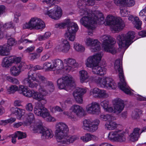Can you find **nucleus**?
I'll use <instances>...</instances> for the list:
<instances>
[{
	"instance_id": "obj_1",
	"label": "nucleus",
	"mask_w": 146,
	"mask_h": 146,
	"mask_svg": "<svg viewBox=\"0 0 146 146\" xmlns=\"http://www.w3.org/2000/svg\"><path fill=\"white\" fill-rule=\"evenodd\" d=\"M90 12V11L89 12L88 11L87 15H82V16H86L82 17L80 21L81 24L88 29H94L97 23L100 25L104 23L106 25H110L111 30L115 31H121L125 26L124 22L120 17H116L111 15H108L104 22V16L99 11H96L92 14Z\"/></svg>"
},
{
	"instance_id": "obj_2",
	"label": "nucleus",
	"mask_w": 146,
	"mask_h": 146,
	"mask_svg": "<svg viewBox=\"0 0 146 146\" xmlns=\"http://www.w3.org/2000/svg\"><path fill=\"white\" fill-rule=\"evenodd\" d=\"M69 131L68 127L65 123L60 122L57 123L56 125L55 133L58 142L69 145L79 139L77 135H67Z\"/></svg>"
},
{
	"instance_id": "obj_3",
	"label": "nucleus",
	"mask_w": 146,
	"mask_h": 146,
	"mask_svg": "<svg viewBox=\"0 0 146 146\" xmlns=\"http://www.w3.org/2000/svg\"><path fill=\"white\" fill-rule=\"evenodd\" d=\"M114 68L116 71L119 72V75L121 82L118 83V87L126 94L131 95V92L125 82L123 74L122 62H120L119 59H118L115 61Z\"/></svg>"
},
{
	"instance_id": "obj_4",
	"label": "nucleus",
	"mask_w": 146,
	"mask_h": 146,
	"mask_svg": "<svg viewBox=\"0 0 146 146\" xmlns=\"http://www.w3.org/2000/svg\"><path fill=\"white\" fill-rule=\"evenodd\" d=\"M135 33L133 31H129L126 34L118 35L117 39L119 47L125 50L133 42L132 41L135 37Z\"/></svg>"
},
{
	"instance_id": "obj_5",
	"label": "nucleus",
	"mask_w": 146,
	"mask_h": 146,
	"mask_svg": "<svg viewBox=\"0 0 146 146\" xmlns=\"http://www.w3.org/2000/svg\"><path fill=\"white\" fill-rule=\"evenodd\" d=\"M100 40L103 42L102 47L105 51L112 54L116 53V49L114 47V44L116 42L114 38L109 35H106L101 37Z\"/></svg>"
},
{
	"instance_id": "obj_6",
	"label": "nucleus",
	"mask_w": 146,
	"mask_h": 146,
	"mask_svg": "<svg viewBox=\"0 0 146 146\" xmlns=\"http://www.w3.org/2000/svg\"><path fill=\"white\" fill-rule=\"evenodd\" d=\"M30 129L35 132H37L38 130H40V133H42L41 138L42 139H50L54 135L51 130L46 129L44 128L42 122L40 120L37 121L34 125H31L30 127Z\"/></svg>"
},
{
	"instance_id": "obj_7",
	"label": "nucleus",
	"mask_w": 146,
	"mask_h": 146,
	"mask_svg": "<svg viewBox=\"0 0 146 146\" xmlns=\"http://www.w3.org/2000/svg\"><path fill=\"white\" fill-rule=\"evenodd\" d=\"M45 27L44 23L40 19L34 17L32 18L28 23H26L23 26V29H39Z\"/></svg>"
},
{
	"instance_id": "obj_8",
	"label": "nucleus",
	"mask_w": 146,
	"mask_h": 146,
	"mask_svg": "<svg viewBox=\"0 0 146 146\" xmlns=\"http://www.w3.org/2000/svg\"><path fill=\"white\" fill-rule=\"evenodd\" d=\"M27 77L23 80L24 84L27 87L31 88H36L38 86V80L36 77L35 72L32 70H30L27 74Z\"/></svg>"
},
{
	"instance_id": "obj_9",
	"label": "nucleus",
	"mask_w": 146,
	"mask_h": 146,
	"mask_svg": "<svg viewBox=\"0 0 146 146\" xmlns=\"http://www.w3.org/2000/svg\"><path fill=\"white\" fill-rule=\"evenodd\" d=\"M57 83L60 89L66 90L73 86L74 81L71 76H68L59 78L57 81Z\"/></svg>"
},
{
	"instance_id": "obj_10",
	"label": "nucleus",
	"mask_w": 146,
	"mask_h": 146,
	"mask_svg": "<svg viewBox=\"0 0 146 146\" xmlns=\"http://www.w3.org/2000/svg\"><path fill=\"white\" fill-rule=\"evenodd\" d=\"M124 134V131L122 130L111 131L108 133V138L111 141L121 142L126 140Z\"/></svg>"
},
{
	"instance_id": "obj_11",
	"label": "nucleus",
	"mask_w": 146,
	"mask_h": 146,
	"mask_svg": "<svg viewBox=\"0 0 146 146\" xmlns=\"http://www.w3.org/2000/svg\"><path fill=\"white\" fill-rule=\"evenodd\" d=\"M100 123V121L98 119H96L93 121L84 120L83 122L82 128L88 132H94L98 129Z\"/></svg>"
},
{
	"instance_id": "obj_12",
	"label": "nucleus",
	"mask_w": 146,
	"mask_h": 146,
	"mask_svg": "<svg viewBox=\"0 0 146 146\" xmlns=\"http://www.w3.org/2000/svg\"><path fill=\"white\" fill-rule=\"evenodd\" d=\"M34 111L36 115L43 118L46 117L49 115V111L40 102H36L35 103Z\"/></svg>"
},
{
	"instance_id": "obj_13",
	"label": "nucleus",
	"mask_w": 146,
	"mask_h": 146,
	"mask_svg": "<svg viewBox=\"0 0 146 146\" xmlns=\"http://www.w3.org/2000/svg\"><path fill=\"white\" fill-rule=\"evenodd\" d=\"M95 0H79L77 3L78 8L80 9V15H87L90 11L86 9V5L93 6L95 4Z\"/></svg>"
},
{
	"instance_id": "obj_14",
	"label": "nucleus",
	"mask_w": 146,
	"mask_h": 146,
	"mask_svg": "<svg viewBox=\"0 0 146 146\" xmlns=\"http://www.w3.org/2000/svg\"><path fill=\"white\" fill-rule=\"evenodd\" d=\"M96 82L97 84H102L104 87L109 89H114L117 87V84L113 80L109 77L102 78L98 77L96 79Z\"/></svg>"
},
{
	"instance_id": "obj_15",
	"label": "nucleus",
	"mask_w": 146,
	"mask_h": 146,
	"mask_svg": "<svg viewBox=\"0 0 146 146\" xmlns=\"http://www.w3.org/2000/svg\"><path fill=\"white\" fill-rule=\"evenodd\" d=\"M102 56V54L100 53L89 56L86 60L85 65L87 67L91 68L96 64H98Z\"/></svg>"
},
{
	"instance_id": "obj_16",
	"label": "nucleus",
	"mask_w": 146,
	"mask_h": 146,
	"mask_svg": "<svg viewBox=\"0 0 146 146\" xmlns=\"http://www.w3.org/2000/svg\"><path fill=\"white\" fill-rule=\"evenodd\" d=\"M86 44L88 46L92 47L90 48L91 51L95 52L100 49V43L97 39L86 38L85 40Z\"/></svg>"
},
{
	"instance_id": "obj_17",
	"label": "nucleus",
	"mask_w": 146,
	"mask_h": 146,
	"mask_svg": "<svg viewBox=\"0 0 146 146\" xmlns=\"http://www.w3.org/2000/svg\"><path fill=\"white\" fill-rule=\"evenodd\" d=\"M53 8L47 11L46 14L52 19L57 20L62 15V10L57 5H54Z\"/></svg>"
},
{
	"instance_id": "obj_18",
	"label": "nucleus",
	"mask_w": 146,
	"mask_h": 146,
	"mask_svg": "<svg viewBox=\"0 0 146 146\" xmlns=\"http://www.w3.org/2000/svg\"><path fill=\"white\" fill-rule=\"evenodd\" d=\"M86 90L81 88H77L74 91L73 95L76 101L81 104L83 102L82 96L86 92Z\"/></svg>"
},
{
	"instance_id": "obj_19",
	"label": "nucleus",
	"mask_w": 146,
	"mask_h": 146,
	"mask_svg": "<svg viewBox=\"0 0 146 146\" xmlns=\"http://www.w3.org/2000/svg\"><path fill=\"white\" fill-rule=\"evenodd\" d=\"M113 103L114 113L119 114L123 110L124 107L123 101L120 99H116L113 101Z\"/></svg>"
},
{
	"instance_id": "obj_20",
	"label": "nucleus",
	"mask_w": 146,
	"mask_h": 146,
	"mask_svg": "<svg viewBox=\"0 0 146 146\" xmlns=\"http://www.w3.org/2000/svg\"><path fill=\"white\" fill-rule=\"evenodd\" d=\"M70 110L75 114L74 116L77 117V121L78 120V117H81L84 116V110L83 108L79 105H74L71 107Z\"/></svg>"
},
{
	"instance_id": "obj_21",
	"label": "nucleus",
	"mask_w": 146,
	"mask_h": 146,
	"mask_svg": "<svg viewBox=\"0 0 146 146\" xmlns=\"http://www.w3.org/2000/svg\"><path fill=\"white\" fill-rule=\"evenodd\" d=\"M57 48L60 51L65 53H67L70 48L69 42L67 40L64 39L58 46Z\"/></svg>"
},
{
	"instance_id": "obj_22",
	"label": "nucleus",
	"mask_w": 146,
	"mask_h": 146,
	"mask_svg": "<svg viewBox=\"0 0 146 146\" xmlns=\"http://www.w3.org/2000/svg\"><path fill=\"white\" fill-rule=\"evenodd\" d=\"M86 110L89 113L95 114L100 111L99 105L96 102H93L86 107Z\"/></svg>"
},
{
	"instance_id": "obj_23",
	"label": "nucleus",
	"mask_w": 146,
	"mask_h": 146,
	"mask_svg": "<svg viewBox=\"0 0 146 146\" xmlns=\"http://www.w3.org/2000/svg\"><path fill=\"white\" fill-rule=\"evenodd\" d=\"M115 3L117 6H122L130 7L133 6L135 2L134 0H114Z\"/></svg>"
},
{
	"instance_id": "obj_24",
	"label": "nucleus",
	"mask_w": 146,
	"mask_h": 146,
	"mask_svg": "<svg viewBox=\"0 0 146 146\" xmlns=\"http://www.w3.org/2000/svg\"><path fill=\"white\" fill-rule=\"evenodd\" d=\"M64 63L68 66L67 68H65L66 70L68 71H70L72 67L75 68L78 65V63L76 60L71 58H69L64 59Z\"/></svg>"
},
{
	"instance_id": "obj_25",
	"label": "nucleus",
	"mask_w": 146,
	"mask_h": 146,
	"mask_svg": "<svg viewBox=\"0 0 146 146\" xmlns=\"http://www.w3.org/2000/svg\"><path fill=\"white\" fill-rule=\"evenodd\" d=\"M92 70L93 73L95 74H100L101 76L104 75L106 73V69L96 64L92 67Z\"/></svg>"
},
{
	"instance_id": "obj_26",
	"label": "nucleus",
	"mask_w": 146,
	"mask_h": 146,
	"mask_svg": "<svg viewBox=\"0 0 146 146\" xmlns=\"http://www.w3.org/2000/svg\"><path fill=\"white\" fill-rule=\"evenodd\" d=\"M44 94H43L38 92H34L33 93V98L38 102L43 101L44 102V103H46L47 101L46 99V97Z\"/></svg>"
},
{
	"instance_id": "obj_27",
	"label": "nucleus",
	"mask_w": 146,
	"mask_h": 146,
	"mask_svg": "<svg viewBox=\"0 0 146 146\" xmlns=\"http://www.w3.org/2000/svg\"><path fill=\"white\" fill-rule=\"evenodd\" d=\"M80 139L84 143H87L91 140L97 141L98 140V138L97 137L88 133H86L84 135L81 136Z\"/></svg>"
},
{
	"instance_id": "obj_28",
	"label": "nucleus",
	"mask_w": 146,
	"mask_h": 146,
	"mask_svg": "<svg viewBox=\"0 0 146 146\" xmlns=\"http://www.w3.org/2000/svg\"><path fill=\"white\" fill-rule=\"evenodd\" d=\"M140 129L138 128H136L134 129L133 132L129 135L130 140L133 142L138 140L139 137V131Z\"/></svg>"
},
{
	"instance_id": "obj_29",
	"label": "nucleus",
	"mask_w": 146,
	"mask_h": 146,
	"mask_svg": "<svg viewBox=\"0 0 146 146\" xmlns=\"http://www.w3.org/2000/svg\"><path fill=\"white\" fill-rule=\"evenodd\" d=\"M11 47L7 44L0 46V55L1 56H7L8 55V53Z\"/></svg>"
},
{
	"instance_id": "obj_30",
	"label": "nucleus",
	"mask_w": 146,
	"mask_h": 146,
	"mask_svg": "<svg viewBox=\"0 0 146 146\" xmlns=\"http://www.w3.org/2000/svg\"><path fill=\"white\" fill-rule=\"evenodd\" d=\"M53 70L55 69H61L63 68V62L59 59L52 60Z\"/></svg>"
},
{
	"instance_id": "obj_31",
	"label": "nucleus",
	"mask_w": 146,
	"mask_h": 146,
	"mask_svg": "<svg viewBox=\"0 0 146 146\" xmlns=\"http://www.w3.org/2000/svg\"><path fill=\"white\" fill-rule=\"evenodd\" d=\"M79 78L81 83L84 82L89 77L88 73L86 71L82 70L79 72Z\"/></svg>"
},
{
	"instance_id": "obj_32",
	"label": "nucleus",
	"mask_w": 146,
	"mask_h": 146,
	"mask_svg": "<svg viewBox=\"0 0 146 146\" xmlns=\"http://www.w3.org/2000/svg\"><path fill=\"white\" fill-rule=\"evenodd\" d=\"M118 125L115 122L111 121L107 122L105 125V128L109 130H113L117 127Z\"/></svg>"
},
{
	"instance_id": "obj_33",
	"label": "nucleus",
	"mask_w": 146,
	"mask_h": 146,
	"mask_svg": "<svg viewBox=\"0 0 146 146\" xmlns=\"http://www.w3.org/2000/svg\"><path fill=\"white\" fill-rule=\"evenodd\" d=\"M67 30L69 32L75 33L78 30V27L77 24L74 23H70L67 28Z\"/></svg>"
},
{
	"instance_id": "obj_34",
	"label": "nucleus",
	"mask_w": 146,
	"mask_h": 146,
	"mask_svg": "<svg viewBox=\"0 0 146 146\" xmlns=\"http://www.w3.org/2000/svg\"><path fill=\"white\" fill-rule=\"evenodd\" d=\"M65 38L71 41H74L76 38L75 33L67 31L64 35Z\"/></svg>"
},
{
	"instance_id": "obj_35",
	"label": "nucleus",
	"mask_w": 146,
	"mask_h": 146,
	"mask_svg": "<svg viewBox=\"0 0 146 146\" xmlns=\"http://www.w3.org/2000/svg\"><path fill=\"white\" fill-rule=\"evenodd\" d=\"M21 72L20 68L18 67L13 66L10 69V73L13 76H18Z\"/></svg>"
},
{
	"instance_id": "obj_36",
	"label": "nucleus",
	"mask_w": 146,
	"mask_h": 146,
	"mask_svg": "<svg viewBox=\"0 0 146 146\" xmlns=\"http://www.w3.org/2000/svg\"><path fill=\"white\" fill-rule=\"evenodd\" d=\"M12 59L11 56L9 57H6L3 59L2 66L3 67H7L10 66L12 64Z\"/></svg>"
},
{
	"instance_id": "obj_37",
	"label": "nucleus",
	"mask_w": 146,
	"mask_h": 146,
	"mask_svg": "<svg viewBox=\"0 0 146 146\" xmlns=\"http://www.w3.org/2000/svg\"><path fill=\"white\" fill-rule=\"evenodd\" d=\"M100 118L103 120H108L109 122H110L115 119V118L111 114H109L106 115H102L100 116Z\"/></svg>"
},
{
	"instance_id": "obj_38",
	"label": "nucleus",
	"mask_w": 146,
	"mask_h": 146,
	"mask_svg": "<svg viewBox=\"0 0 146 146\" xmlns=\"http://www.w3.org/2000/svg\"><path fill=\"white\" fill-rule=\"evenodd\" d=\"M19 88L17 86L11 85L8 87H7V93L8 94H13Z\"/></svg>"
},
{
	"instance_id": "obj_39",
	"label": "nucleus",
	"mask_w": 146,
	"mask_h": 146,
	"mask_svg": "<svg viewBox=\"0 0 146 146\" xmlns=\"http://www.w3.org/2000/svg\"><path fill=\"white\" fill-rule=\"evenodd\" d=\"M36 77L37 79H39L42 82L43 84H45L49 81L47 80V78L44 76L41 75L39 73H35Z\"/></svg>"
},
{
	"instance_id": "obj_40",
	"label": "nucleus",
	"mask_w": 146,
	"mask_h": 146,
	"mask_svg": "<svg viewBox=\"0 0 146 146\" xmlns=\"http://www.w3.org/2000/svg\"><path fill=\"white\" fill-rule=\"evenodd\" d=\"M70 23V20L69 19H67L63 23H57L55 25V27L56 28H58L60 29H63L65 28L66 26L67 27Z\"/></svg>"
},
{
	"instance_id": "obj_41",
	"label": "nucleus",
	"mask_w": 146,
	"mask_h": 146,
	"mask_svg": "<svg viewBox=\"0 0 146 146\" xmlns=\"http://www.w3.org/2000/svg\"><path fill=\"white\" fill-rule=\"evenodd\" d=\"M74 48L76 51L80 52H83L85 50L84 46L78 43L74 44Z\"/></svg>"
},
{
	"instance_id": "obj_42",
	"label": "nucleus",
	"mask_w": 146,
	"mask_h": 146,
	"mask_svg": "<svg viewBox=\"0 0 146 146\" xmlns=\"http://www.w3.org/2000/svg\"><path fill=\"white\" fill-rule=\"evenodd\" d=\"M133 23L136 29L139 30L141 29V26L142 24V22L139 19L138 17H135V21H134Z\"/></svg>"
},
{
	"instance_id": "obj_43",
	"label": "nucleus",
	"mask_w": 146,
	"mask_h": 146,
	"mask_svg": "<svg viewBox=\"0 0 146 146\" xmlns=\"http://www.w3.org/2000/svg\"><path fill=\"white\" fill-rule=\"evenodd\" d=\"M45 87L48 92H51L54 90V87L53 83L50 81H49L45 84Z\"/></svg>"
},
{
	"instance_id": "obj_44",
	"label": "nucleus",
	"mask_w": 146,
	"mask_h": 146,
	"mask_svg": "<svg viewBox=\"0 0 146 146\" xmlns=\"http://www.w3.org/2000/svg\"><path fill=\"white\" fill-rule=\"evenodd\" d=\"M38 91L39 92L44 94L45 96L48 93V91L45 87V84H40L39 85Z\"/></svg>"
},
{
	"instance_id": "obj_45",
	"label": "nucleus",
	"mask_w": 146,
	"mask_h": 146,
	"mask_svg": "<svg viewBox=\"0 0 146 146\" xmlns=\"http://www.w3.org/2000/svg\"><path fill=\"white\" fill-rule=\"evenodd\" d=\"M26 118L27 121L30 123H32L35 120L34 115L31 112L29 113L26 115Z\"/></svg>"
},
{
	"instance_id": "obj_46",
	"label": "nucleus",
	"mask_w": 146,
	"mask_h": 146,
	"mask_svg": "<svg viewBox=\"0 0 146 146\" xmlns=\"http://www.w3.org/2000/svg\"><path fill=\"white\" fill-rule=\"evenodd\" d=\"M63 114L66 115L68 117L71 119L73 121H77V117L76 116H74L72 113H70L68 111H64L63 112Z\"/></svg>"
},
{
	"instance_id": "obj_47",
	"label": "nucleus",
	"mask_w": 146,
	"mask_h": 146,
	"mask_svg": "<svg viewBox=\"0 0 146 146\" xmlns=\"http://www.w3.org/2000/svg\"><path fill=\"white\" fill-rule=\"evenodd\" d=\"M6 79L9 82L12 84H19V81L16 78L12 77L10 76H7L6 77Z\"/></svg>"
},
{
	"instance_id": "obj_48",
	"label": "nucleus",
	"mask_w": 146,
	"mask_h": 146,
	"mask_svg": "<svg viewBox=\"0 0 146 146\" xmlns=\"http://www.w3.org/2000/svg\"><path fill=\"white\" fill-rule=\"evenodd\" d=\"M43 67L47 70H53V65L51 63L49 62H45L43 65Z\"/></svg>"
},
{
	"instance_id": "obj_49",
	"label": "nucleus",
	"mask_w": 146,
	"mask_h": 146,
	"mask_svg": "<svg viewBox=\"0 0 146 146\" xmlns=\"http://www.w3.org/2000/svg\"><path fill=\"white\" fill-rule=\"evenodd\" d=\"M51 35V33L49 32H46L43 35H39L38 37V40H45L48 38Z\"/></svg>"
},
{
	"instance_id": "obj_50",
	"label": "nucleus",
	"mask_w": 146,
	"mask_h": 146,
	"mask_svg": "<svg viewBox=\"0 0 146 146\" xmlns=\"http://www.w3.org/2000/svg\"><path fill=\"white\" fill-rule=\"evenodd\" d=\"M100 89L98 88H96L92 89L90 91V94L91 95L93 96H98Z\"/></svg>"
},
{
	"instance_id": "obj_51",
	"label": "nucleus",
	"mask_w": 146,
	"mask_h": 146,
	"mask_svg": "<svg viewBox=\"0 0 146 146\" xmlns=\"http://www.w3.org/2000/svg\"><path fill=\"white\" fill-rule=\"evenodd\" d=\"M15 134L16 136L18 137V139H22L26 137V134L23 132L18 131L16 132Z\"/></svg>"
},
{
	"instance_id": "obj_52",
	"label": "nucleus",
	"mask_w": 146,
	"mask_h": 146,
	"mask_svg": "<svg viewBox=\"0 0 146 146\" xmlns=\"http://www.w3.org/2000/svg\"><path fill=\"white\" fill-rule=\"evenodd\" d=\"M16 43V42L15 38H10L8 39L7 41V44L10 47H11Z\"/></svg>"
},
{
	"instance_id": "obj_53",
	"label": "nucleus",
	"mask_w": 146,
	"mask_h": 146,
	"mask_svg": "<svg viewBox=\"0 0 146 146\" xmlns=\"http://www.w3.org/2000/svg\"><path fill=\"white\" fill-rule=\"evenodd\" d=\"M120 14L122 17H125L128 15V13L126 11V7H120Z\"/></svg>"
},
{
	"instance_id": "obj_54",
	"label": "nucleus",
	"mask_w": 146,
	"mask_h": 146,
	"mask_svg": "<svg viewBox=\"0 0 146 146\" xmlns=\"http://www.w3.org/2000/svg\"><path fill=\"white\" fill-rule=\"evenodd\" d=\"M140 112L138 110L136 109L133 111L131 114L132 118L133 119H137L139 117Z\"/></svg>"
},
{
	"instance_id": "obj_55",
	"label": "nucleus",
	"mask_w": 146,
	"mask_h": 146,
	"mask_svg": "<svg viewBox=\"0 0 146 146\" xmlns=\"http://www.w3.org/2000/svg\"><path fill=\"white\" fill-rule=\"evenodd\" d=\"M98 96L102 98H107L108 96L106 91L104 90H100Z\"/></svg>"
},
{
	"instance_id": "obj_56",
	"label": "nucleus",
	"mask_w": 146,
	"mask_h": 146,
	"mask_svg": "<svg viewBox=\"0 0 146 146\" xmlns=\"http://www.w3.org/2000/svg\"><path fill=\"white\" fill-rule=\"evenodd\" d=\"M11 58L12 59V64H17L20 62L21 60V58L20 57H17L15 56H11Z\"/></svg>"
},
{
	"instance_id": "obj_57",
	"label": "nucleus",
	"mask_w": 146,
	"mask_h": 146,
	"mask_svg": "<svg viewBox=\"0 0 146 146\" xmlns=\"http://www.w3.org/2000/svg\"><path fill=\"white\" fill-rule=\"evenodd\" d=\"M27 89V88L25 87L24 86L20 85L19 86V89L18 90L19 91V93L23 94L24 95L25 92H26V90Z\"/></svg>"
},
{
	"instance_id": "obj_58",
	"label": "nucleus",
	"mask_w": 146,
	"mask_h": 146,
	"mask_svg": "<svg viewBox=\"0 0 146 146\" xmlns=\"http://www.w3.org/2000/svg\"><path fill=\"white\" fill-rule=\"evenodd\" d=\"M3 28H4L5 29H8L9 28H13L12 22H10L6 23L3 25Z\"/></svg>"
},
{
	"instance_id": "obj_59",
	"label": "nucleus",
	"mask_w": 146,
	"mask_h": 146,
	"mask_svg": "<svg viewBox=\"0 0 146 146\" xmlns=\"http://www.w3.org/2000/svg\"><path fill=\"white\" fill-rule=\"evenodd\" d=\"M33 92L31 90H28L27 89L26 90V92H25L24 95L28 97H33Z\"/></svg>"
},
{
	"instance_id": "obj_60",
	"label": "nucleus",
	"mask_w": 146,
	"mask_h": 146,
	"mask_svg": "<svg viewBox=\"0 0 146 146\" xmlns=\"http://www.w3.org/2000/svg\"><path fill=\"white\" fill-rule=\"evenodd\" d=\"M26 110L29 111H31L33 110V106L32 103H29L27 104L26 106Z\"/></svg>"
},
{
	"instance_id": "obj_61",
	"label": "nucleus",
	"mask_w": 146,
	"mask_h": 146,
	"mask_svg": "<svg viewBox=\"0 0 146 146\" xmlns=\"http://www.w3.org/2000/svg\"><path fill=\"white\" fill-rule=\"evenodd\" d=\"M108 104L109 102L108 101H104L101 102V105L103 108L105 110L108 108Z\"/></svg>"
},
{
	"instance_id": "obj_62",
	"label": "nucleus",
	"mask_w": 146,
	"mask_h": 146,
	"mask_svg": "<svg viewBox=\"0 0 146 146\" xmlns=\"http://www.w3.org/2000/svg\"><path fill=\"white\" fill-rule=\"evenodd\" d=\"M40 56V55L36 53L32 54L31 56V60H33L37 58Z\"/></svg>"
},
{
	"instance_id": "obj_63",
	"label": "nucleus",
	"mask_w": 146,
	"mask_h": 146,
	"mask_svg": "<svg viewBox=\"0 0 146 146\" xmlns=\"http://www.w3.org/2000/svg\"><path fill=\"white\" fill-rule=\"evenodd\" d=\"M50 57V55L48 53H46L41 58V61H46Z\"/></svg>"
},
{
	"instance_id": "obj_64",
	"label": "nucleus",
	"mask_w": 146,
	"mask_h": 146,
	"mask_svg": "<svg viewBox=\"0 0 146 146\" xmlns=\"http://www.w3.org/2000/svg\"><path fill=\"white\" fill-rule=\"evenodd\" d=\"M17 66L18 67L20 68L21 72L22 69L25 68L27 66L26 64L24 62H21L19 64H18Z\"/></svg>"
}]
</instances>
